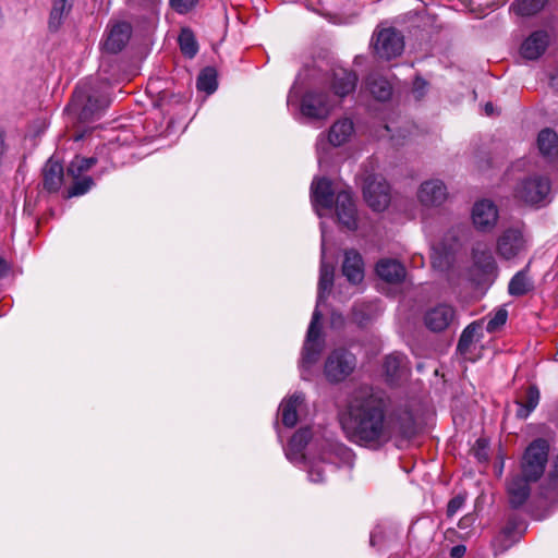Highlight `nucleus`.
<instances>
[{"label": "nucleus", "mask_w": 558, "mask_h": 558, "mask_svg": "<svg viewBox=\"0 0 558 558\" xmlns=\"http://www.w3.org/2000/svg\"><path fill=\"white\" fill-rule=\"evenodd\" d=\"M339 420L347 438L368 449L385 446L395 434L391 400L386 392L373 388L355 391Z\"/></svg>", "instance_id": "1"}, {"label": "nucleus", "mask_w": 558, "mask_h": 558, "mask_svg": "<svg viewBox=\"0 0 558 558\" xmlns=\"http://www.w3.org/2000/svg\"><path fill=\"white\" fill-rule=\"evenodd\" d=\"M322 232V262L318 281V295L316 307L313 313L306 338L304 341L302 356L300 362L301 377L308 379L311 368L318 362L320 353L324 348V340L322 339V327L320 319L322 313L319 307L326 301L329 291L333 284L335 268L331 264H328L325 259L326 255V229L325 223H320Z\"/></svg>", "instance_id": "2"}, {"label": "nucleus", "mask_w": 558, "mask_h": 558, "mask_svg": "<svg viewBox=\"0 0 558 558\" xmlns=\"http://www.w3.org/2000/svg\"><path fill=\"white\" fill-rule=\"evenodd\" d=\"M327 81L332 89L331 94L313 88L302 96L300 112L303 117L311 120L326 119L344 97L354 92L357 76L352 71L336 68Z\"/></svg>", "instance_id": "3"}, {"label": "nucleus", "mask_w": 558, "mask_h": 558, "mask_svg": "<svg viewBox=\"0 0 558 558\" xmlns=\"http://www.w3.org/2000/svg\"><path fill=\"white\" fill-rule=\"evenodd\" d=\"M312 438L313 433L310 428H300L290 439L284 452L292 463L305 465L311 482L323 483L327 472L333 469V457L347 451V448L325 440L319 445L317 456L312 454L306 458L303 450Z\"/></svg>", "instance_id": "4"}, {"label": "nucleus", "mask_w": 558, "mask_h": 558, "mask_svg": "<svg viewBox=\"0 0 558 558\" xmlns=\"http://www.w3.org/2000/svg\"><path fill=\"white\" fill-rule=\"evenodd\" d=\"M549 193V179L537 172L525 174L520 178L513 190L515 199L525 205L536 207L544 206L548 203Z\"/></svg>", "instance_id": "5"}, {"label": "nucleus", "mask_w": 558, "mask_h": 558, "mask_svg": "<svg viewBox=\"0 0 558 558\" xmlns=\"http://www.w3.org/2000/svg\"><path fill=\"white\" fill-rule=\"evenodd\" d=\"M354 133L352 120L344 118L336 121L329 129L327 136L320 134L316 143L318 163L322 167L329 156V146L339 147L344 145Z\"/></svg>", "instance_id": "6"}, {"label": "nucleus", "mask_w": 558, "mask_h": 558, "mask_svg": "<svg viewBox=\"0 0 558 558\" xmlns=\"http://www.w3.org/2000/svg\"><path fill=\"white\" fill-rule=\"evenodd\" d=\"M548 444L544 439H536L526 448L522 462V476L527 481L536 482L545 471L548 458Z\"/></svg>", "instance_id": "7"}, {"label": "nucleus", "mask_w": 558, "mask_h": 558, "mask_svg": "<svg viewBox=\"0 0 558 558\" xmlns=\"http://www.w3.org/2000/svg\"><path fill=\"white\" fill-rule=\"evenodd\" d=\"M529 247V238L525 234L524 226L517 223L506 228L497 239L496 251L504 259H512Z\"/></svg>", "instance_id": "8"}, {"label": "nucleus", "mask_w": 558, "mask_h": 558, "mask_svg": "<svg viewBox=\"0 0 558 558\" xmlns=\"http://www.w3.org/2000/svg\"><path fill=\"white\" fill-rule=\"evenodd\" d=\"M355 366L356 359L351 352L344 349H337L327 356L324 374L328 381L340 383L352 374Z\"/></svg>", "instance_id": "9"}, {"label": "nucleus", "mask_w": 558, "mask_h": 558, "mask_svg": "<svg viewBox=\"0 0 558 558\" xmlns=\"http://www.w3.org/2000/svg\"><path fill=\"white\" fill-rule=\"evenodd\" d=\"M470 217L472 226L476 231L490 233L498 223L499 209L493 201L482 198L473 204Z\"/></svg>", "instance_id": "10"}, {"label": "nucleus", "mask_w": 558, "mask_h": 558, "mask_svg": "<svg viewBox=\"0 0 558 558\" xmlns=\"http://www.w3.org/2000/svg\"><path fill=\"white\" fill-rule=\"evenodd\" d=\"M97 159L95 157L84 158L76 156L68 167V175H70L74 184L69 190L68 196H80L87 193L94 185V181L89 175L82 177L84 172L88 171L95 166Z\"/></svg>", "instance_id": "11"}, {"label": "nucleus", "mask_w": 558, "mask_h": 558, "mask_svg": "<svg viewBox=\"0 0 558 558\" xmlns=\"http://www.w3.org/2000/svg\"><path fill=\"white\" fill-rule=\"evenodd\" d=\"M390 189L381 175H369L364 181L363 195L367 205L375 211H383L390 202Z\"/></svg>", "instance_id": "12"}, {"label": "nucleus", "mask_w": 558, "mask_h": 558, "mask_svg": "<svg viewBox=\"0 0 558 558\" xmlns=\"http://www.w3.org/2000/svg\"><path fill=\"white\" fill-rule=\"evenodd\" d=\"M374 49L385 60L400 56L404 49L402 35L395 28H381L375 33Z\"/></svg>", "instance_id": "13"}, {"label": "nucleus", "mask_w": 558, "mask_h": 558, "mask_svg": "<svg viewBox=\"0 0 558 558\" xmlns=\"http://www.w3.org/2000/svg\"><path fill=\"white\" fill-rule=\"evenodd\" d=\"M457 313L452 305L439 303L425 312L424 324L434 332H440L454 324Z\"/></svg>", "instance_id": "14"}, {"label": "nucleus", "mask_w": 558, "mask_h": 558, "mask_svg": "<svg viewBox=\"0 0 558 558\" xmlns=\"http://www.w3.org/2000/svg\"><path fill=\"white\" fill-rule=\"evenodd\" d=\"M333 190L331 181L327 178H315L311 185V202L318 217H323V210H330L333 205Z\"/></svg>", "instance_id": "15"}, {"label": "nucleus", "mask_w": 558, "mask_h": 558, "mask_svg": "<svg viewBox=\"0 0 558 558\" xmlns=\"http://www.w3.org/2000/svg\"><path fill=\"white\" fill-rule=\"evenodd\" d=\"M383 371L388 384L399 385L409 377V361L404 354L398 352L391 353L386 356Z\"/></svg>", "instance_id": "16"}, {"label": "nucleus", "mask_w": 558, "mask_h": 558, "mask_svg": "<svg viewBox=\"0 0 558 558\" xmlns=\"http://www.w3.org/2000/svg\"><path fill=\"white\" fill-rule=\"evenodd\" d=\"M335 207L338 221L348 230H355L357 228L356 207L349 191L337 193Z\"/></svg>", "instance_id": "17"}, {"label": "nucleus", "mask_w": 558, "mask_h": 558, "mask_svg": "<svg viewBox=\"0 0 558 558\" xmlns=\"http://www.w3.org/2000/svg\"><path fill=\"white\" fill-rule=\"evenodd\" d=\"M447 196V187L440 180H427L421 184L417 191L420 203L427 208L441 206Z\"/></svg>", "instance_id": "18"}, {"label": "nucleus", "mask_w": 558, "mask_h": 558, "mask_svg": "<svg viewBox=\"0 0 558 558\" xmlns=\"http://www.w3.org/2000/svg\"><path fill=\"white\" fill-rule=\"evenodd\" d=\"M131 37V25L128 23H114L110 26L102 43L105 51L117 53L121 51Z\"/></svg>", "instance_id": "19"}, {"label": "nucleus", "mask_w": 558, "mask_h": 558, "mask_svg": "<svg viewBox=\"0 0 558 558\" xmlns=\"http://www.w3.org/2000/svg\"><path fill=\"white\" fill-rule=\"evenodd\" d=\"M549 44V36L544 31L532 33L521 45V56L527 60L538 59Z\"/></svg>", "instance_id": "20"}, {"label": "nucleus", "mask_w": 558, "mask_h": 558, "mask_svg": "<svg viewBox=\"0 0 558 558\" xmlns=\"http://www.w3.org/2000/svg\"><path fill=\"white\" fill-rule=\"evenodd\" d=\"M342 274L353 284L362 282L364 278V263L359 252L354 250L345 251Z\"/></svg>", "instance_id": "21"}, {"label": "nucleus", "mask_w": 558, "mask_h": 558, "mask_svg": "<svg viewBox=\"0 0 558 558\" xmlns=\"http://www.w3.org/2000/svg\"><path fill=\"white\" fill-rule=\"evenodd\" d=\"M305 397L302 392H294L289 398L282 400L279 407L282 424L287 427H293L298 422V410L304 403Z\"/></svg>", "instance_id": "22"}, {"label": "nucleus", "mask_w": 558, "mask_h": 558, "mask_svg": "<svg viewBox=\"0 0 558 558\" xmlns=\"http://www.w3.org/2000/svg\"><path fill=\"white\" fill-rule=\"evenodd\" d=\"M377 275L390 283L401 282L405 278L404 266L396 259L384 258L376 265Z\"/></svg>", "instance_id": "23"}, {"label": "nucleus", "mask_w": 558, "mask_h": 558, "mask_svg": "<svg viewBox=\"0 0 558 558\" xmlns=\"http://www.w3.org/2000/svg\"><path fill=\"white\" fill-rule=\"evenodd\" d=\"M63 166L52 156L44 167V187L49 192H57L63 182Z\"/></svg>", "instance_id": "24"}, {"label": "nucleus", "mask_w": 558, "mask_h": 558, "mask_svg": "<svg viewBox=\"0 0 558 558\" xmlns=\"http://www.w3.org/2000/svg\"><path fill=\"white\" fill-rule=\"evenodd\" d=\"M532 481H527L524 476L512 477L507 486L509 500L512 507L518 508L522 506L530 496L529 484Z\"/></svg>", "instance_id": "25"}, {"label": "nucleus", "mask_w": 558, "mask_h": 558, "mask_svg": "<svg viewBox=\"0 0 558 558\" xmlns=\"http://www.w3.org/2000/svg\"><path fill=\"white\" fill-rule=\"evenodd\" d=\"M537 147L539 153L547 158L558 156V135L551 129H544L538 133Z\"/></svg>", "instance_id": "26"}, {"label": "nucleus", "mask_w": 558, "mask_h": 558, "mask_svg": "<svg viewBox=\"0 0 558 558\" xmlns=\"http://www.w3.org/2000/svg\"><path fill=\"white\" fill-rule=\"evenodd\" d=\"M380 312V307L377 302L360 303L353 308V320L359 326L367 325L374 319Z\"/></svg>", "instance_id": "27"}, {"label": "nucleus", "mask_w": 558, "mask_h": 558, "mask_svg": "<svg viewBox=\"0 0 558 558\" xmlns=\"http://www.w3.org/2000/svg\"><path fill=\"white\" fill-rule=\"evenodd\" d=\"M367 86L371 94L380 101L388 100L391 96V84L383 76L376 74L369 75Z\"/></svg>", "instance_id": "28"}, {"label": "nucleus", "mask_w": 558, "mask_h": 558, "mask_svg": "<svg viewBox=\"0 0 558 558\" xmlns=\"http://www.w3.org/2000/svg\"><path fill=\"white\" fill-rule=\"evenodd\" d=\"M533 289V281L527 275V269L518 271L510 280L508 292L512 296L526 294Z\"/></svg>", "instance_id": "29"}, {"label": "nucleus", "mask_w": 558, "mask_h": 558, "mask_svg": "<svg viewBox=\"0 0 558 558\" xmlns=\"http://www.w3.org/2000/svg\"><path fill=\"white\" fill-rule=\"evenodd\" d=\"M481 326L477 323H472L464 328L462 331L459 342H458V351L460 354L468 359V354L472 344L478 340V330Z\"/></svg>", "instance_id": "30"}, {"label": "nucleus", "mask_w": 558, "mask_h": 558, "mask_svg": "<svg viewBox=\"0 0 558 558\" xmlns=\"http://www.w3.org/2000/svg\"><path fill=\"white\" fill-rule=\"evenodd\" d=\"M474 264L481 269L488 271L494 268L495 260L488 246L484 243H477L472 250Z\"/></svg>", "instance_id": "31"}, {"label": "nucleus", "mask_w": 558, "mask_h": 558, "mask_svg": "<svg viewBox=\"0 0 558 558\" xmlns=\"http://www.w3.org/2000/svg\"><path fill=\"white\" fill-rule=\"evenodd\" d=\"M108 106L106 97H94L88 95L86 102L83 105L81 110V117L83 119H94Z\"/></svg>", "instance_id": "32"}, {"label": "nucleus", "mask_w": 558, "mask_h": 558, "mask_svg": "<svg viewBox=\"0 0 558 558\" xmlns=\"http://www.w3.org/2000/svg\"><path fill=\"white\" fill-rule=\"evenodd\" d=\"M539 401V391L536 387L531 386L526 390L524 402H518L517 416L526 418L530 413L537 407Z\"/></svg>", "instance_id": "33"}, {"label": "nucleus", "mask_w": 558, "mask_h": 558, "mask_svg": "<svg viewBox=\"0 0 558 558\" xmlns=\"http://www.w3.org/2000/svg\"><path fill=\"white\" fill-rule=\"evenodd\" d=\"M547 0H517L511 4L513 12L520 16H531L539 12Z\"/></svg>", "instance_id": "34"}, {"label": "nucleus", "mask_w": 558, "mask_h": 558, "mask_svg": "<svg viewBox=\"0 0 558 558\" xmlns=\"http://www.w3.org/2000/svg\"><path fill=\"white\" fill-rule=\"evenodd\" d=\"M196 86L198 90L206 94H213L217 89V72L214 68H205L197 77Z\"/></svg>", "instance_id": "35"}, {"label": "nucleus", "mask_w": 558, "mask_h": 558, "mask_svg": "<svg viewBox=\"0 0 558 558\" xmlns=\"http://www.w3.org/2000/svg\"><path fill=\"white\" fill-rule=\"evenodd\" d=\"M70 0H52V8L49 17V27L57 29L63 16L70 11Z\"/></svg>", "instance_id": "36"}, {"label": "nucleus", "mask_w": 558, "mask_h": 558, "mask_svg": "<svg viewBox=\"0 0 558 558\" xmlns=\"http://www.w3.org/2000/svg\"><path fill=\"white\" fill-rule=\"evenodd\" d=\"M179 45L182 53L185 57L193 58L198 51V46L194 34L189 28H183L181 31L179 35Z\"/></svg>", "instance_id": "37"}, {"label": "nucleus", "mask_w": 558, "mask_h": 558, "mask_svg": "<svg viewBox=\"0 0 558 558\" xmlns=\"http://www.w3.org/2000/svg\"><path fill=\"white\" fill-rule=\"evenodd\" d=\"M508 318V312L505 308H498L494 315L489 318L486 325L488 332H495L501 326H504Z\"/></svg>", "instance_id": "38"}, {"label": "nucleus", "mask_w": 558, "mask_h": 558, "mask_svg": "<svg viewBox=\"0 0 558 558\" xmlns=\"http://www.w3.org/2000/svg\"><path fill=\"white\" fill-rule=\"evenodd\" d=\"M196 2L197 0H170V5L175 12L185 14L195 7Z\"/></svg>", "instance_id": "39"}, {"label": "nucleus", "mask_w": 558, "mask_h": 558, "mask_svg": "<svg viewBox=\"0 0 558 558\" xmlns=\"http://www.w3.org/2000/svg\"><path fill=\"white\" fill-rule=\"evenodd\" d=\"M468 232H469V229L466 226L462 225V223H459L457 226H454L448 233V235H450L451 240L454 242V243H458L460 242L462 239L466 238L468 235Z\"/></svg>", "instance_id": "40"}, {"label": "nucleus", "mask_w": 558, "mask_h": 558, "mask_svg": "<svg viewBox=\"0 0 558 558\" xmlns=\"http://www.w3.org/2000/svg\"><path fill=\"white\" fill-rule=\"evenodd\" d=\"M464 501H465L464 497H462L460 495L453 497L449 501L448 507H447L448 517L454 515L462 508V506L464 505Z\"/></svg>", "instance_id": "41"}, {"label": "nucleus", "mask_w": 558, "mask_h": 558, "mask_svg": "<svg viewBox=\"0 0 558 558\" xmlns=\"http://www.w3.org/2000/svg\"><path fill=\"white\" fill-rule=\"evenodd\" d=\"M427 83L421 77H417L413 83V94L416 99H421L426 92Z\"/></svg>", "instance_id": "42"}, {"label": "nucleus", "mask_w": 558, "mask_h": 558, "mask_svg": "<svg viewBox=\"0 0 558 558\" xmlns=\"http://www.w3.org/2000/svg\"><path fill=\"white\" fill-rule=\"evenodd\" d=\"M302 77V74H299L294 85L291 87L289 95H288V106H292L294 102L299 100L300 89H299V83Z\"/></svg>", "instance_id": "43"}, {"label": "nucleus", "mask_w": 558, "mask_h": 558, "mask_svg": "<svg viewBox=\"0 0 558 558\" xmlns=\"http://www.w3.org/2000/svg\"><path fill=\"white\" fill-rule=\"evenodd\" d=\"M130 3L134 7H143L149 11H154L158 0H129Z\"/></svg>", "instance_id": "44"}, {"label": "nucleus", "mask_w": 558, "mask_h": 558, "mask_svg": "<svg viewBox=\"0 0 558 558\" xmlns=\"http://www.w3.org/2000/svg\"><path fill=\"white\" fill-rule=\"evenodd\" d=\"M465 553V547L463 545H457L454 547H452L451 549V556L453 558H460L464 555Z\"/></svg>", "instance_id": "45"}, {"label": "nucleus", "mask_w": 558, "mask_h": 558, "mask_svg": "<svg viewBox=\"0 0 558 558\" xmlns=\"http://www.w3.org/2000/svg\"><path fill=\"white\" fill-rule=\"evenodd\" d=\"M9 270V265L8 263L0 257V279L7 274V271Z\"/></svg>", "instance_id": "46"}, {"label": "nucleus", "mask_w": 558, "mask_h": 558, "mask_svg": "<svg viewBox=\"0 0 558 558\" xmlns=\"http://www.w3.org/2000/svg\"><path fill=\"white\" fill-rule=\"evenodd\" d=\"M550 85L551 87H554L556 90H558V72L556 74H553L550 76Z\"/></svg>", "instance_id": "47"}, {"label": "nucleus", "mask_w": 558, "mask_h": 558, "mask_svg": "<svg viewBox=\"0 0 558 558\" xmlns=\"http://www.w3.org/2000/svg\"><path fill=\"white\" fill-rule=\"evenodd\" d=\"M376 537H377L376 532H372V533H371V537H369V543H371V545H372V546H375V545H376V542H377V541H376Z\"/></svg>", "instance_id": "48"}, {"label": "nucleus", "mask_w": 558, "mask_h": 558, "mask_svg": "<svg viewBox=\"0 0 558 558\" xmlns=\"http://www.w3.org/2000/svg\"><path fill=\"white\" fill-rule=\"evenodd\" d=\"M485 112H486V114H488V116L493 113V105H492L490 102H487V104L485 105Z\"/></svg>", "instance_id": "49"}, {"label": "nucleus", "mask_w": 558, "mask_h": 558, "mask_svg": "<svg viewBox=\"0 0 558 558\" xmlns=\"http://www.w3.org/2000/svg\"><path fill=\"white\" fill-rule=\"evenodd\" d=\"M74 101L75 102L81 101V92H75V94H74Z\"/></svg>", "instance_id": "50"}, {"label": "nucleus", "mask_w": 558, "mask_h": 558, "mask_svg": "<svg viewBox=\"0 0 558 558\" xmlns=\"http://www.w3.org/2000/svg\"><path fill=\"white\" fill-rule=\"evenodd\" d=\"M522 163H523V161H519L518 163H515V165L513 166V168H514V169H519V168H520V166H521Z\"/></svg>", "instance_id": "51"}, {"label": "nucleus", "mask_w": 558, "mask_h": 558, "mask_svg": "<svg viewBox=\"0 0 558 558\" xmlns=\"http://www.w3.org/2000/svg\"><path fill=\"white\" fill-rule=\"evenodd\" d=\"M312 446L315 447V448H318L317 440H315Z\"/></svg>", "instance_id": "52"}, {"label": "nucleus", "mask_w": 558, "mask_h": 558, "mask_svg": "<svg viewBox=\"0 0 558 558\" xmlns=\"http://www.w3.org/2000/svg\"><path fill=\"white\" fill-rule=\"evenodd\" d=\"M454 247V244H448V248L452 250Z\"/></svg>", "instance_id": "53"}, {"label": "nucleus", "mask_w": 558, "mask_h": 558, "mask_svg": "<svg viewBox=\"0 0 558 558\" xmlns=\"http://www.w3.org/2000/svg\"><path fill=\"white\" fill-rule=\"evenodd\" d=\"M556 470L558 472V458H557V461H556Z\"/></svg>", "instance_id": "54"}]
</instances>
